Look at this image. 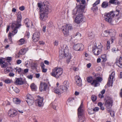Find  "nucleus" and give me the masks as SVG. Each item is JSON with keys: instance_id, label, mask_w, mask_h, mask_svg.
<instances>
[{"instance_id": "nucleus-1", "label": "nucleus", "mask_w": 122, "mask_h": 122, "mask_svg": "<svg viewBox=\"0 0 122 122\" xmlns=\"http://www.w3.org/2000/svg\"><path fill=\"white\" fill-rule=\"evenodd\" d=\"M85 6L83 5H80L78 7L76 10V13L74 12L75 10H73V14L75 15L77 13L78 14L77 16L75 18L74 22L76 23L79 24L83 21V17L82 14L84 12Z\"/></svg>"}, {"instance_id": "nucleus-2", "label": "nucleus", "mask_w": 122, "mask_h": 122, "mask_svg": "<svg viewBox=\"0 0 122 122\" xmlns=\"http://www.w3.org/2000/svg\"><path fill=\"white\" fill-rule=\"evenodd\" d=\"M119 13V11L117 10L114 12L112 11L109 13H106L105 14V20L110 24H113L112 18L116 15L117 16Z\"/></svg>"}, {"instance_id": "nucleus-3", "label": "nucleus", "mask_w": 122, "mask_h": 122, "mask_svg": "<svg viewBox=\"0 0 122 122\" xmlns=\"http://www.w3.org/2000/svg\"><path fill=\"white\" fill-rule=\"evenodd\" d=\"M17 22L16 24L14 23H12V28L14 29L13 32H15V33H16L17 32V29L21 26L20 22L21 20V12H19L17 14Z\"/></svg>"}, {"instance_id": "nucleus-4", "label": "nucleus", "mask_w": 122, "mask_h": 122, "mask_svg": "<svg viewBox=\"0 0 122 122\" xmlns=\"http://www.w3.org/2000/svg\"><path fill=\"white\" fill-rule=\"evenodd\" d=\"M38 6L40 9V12L42 11H47L48 10L50 12L51 11V6L49 2L47 1H45L43 3L42 5L40 3H38Z\"/></svg>"}, {"instance_id": "nucleus-5", "label": "nucleus", "mask_w": 122, "mask_h": 122, "mask_svg": "<svg viewBox=\"0 0 122 122\" xmlns=\"http://www.w3.org/2000/svg\"><path fill=\"white\" fill-rule=\"evenodd\" d=\"M83 103L82 102L78 109V122H84L85 120L83 115L84 110Z\"/></svg>"}, {"instance_id": "nucleus-6", "label": "nucleus", "mask_w": 122, "mask_h": 122, "mask_svg": "<svg viewBox=\"0 0 122 122\" xmlns=\"http://www.w3.org/2000/svg\"><path fill=\"white\" fill-rule=\"evenodd\" d=\"M63 73L62 69L60 67H56L52 70L51 75L56 79L59 78Z\"/></svg>"}, {"instance_id": "nucleus-7", "label": "nucleus", "mask_w": 122, "mask_h": 122, "mask_svg": "<svg viewBox=\"0 0 122 122\" xmlns=\"http://www.w3.org/2000/svg\"><path fill=\"white\" fill-rule=\"evenodd\" d=\"M112 101L111 98L107 100L105 103V106L107 108V110L109 112L111 111V107L112 105Z\"/></svg>"}, {"instance_id": "nucleus-8", "label": "nucleus", "mask_w": 122, "mask_h": 122, "mask_svg": "<svg viewBox=\"0 0 122 122\" xmlns=\"http://www.w3.org/2000/svg\"><path fill=\"white\" fill-rule=\"evenodd\" d=\"M95 47V48L93 49L92 51L94 55L97 56L101 53L102 51V46L100 45H98L97 46H96Z\"/></svg>"}, {"instance_id": "nucleus-9", "label": "nucleus", "mask_w": 122, "mask_h": 122, "mask_svg": "<svg viewBox=\"0 0 122 122\" xmlns=\"http://www.w3.org/2000/svg\"><path fill=\"white\" fill-rule=\"evenodd\" d=\"M72 29V27L71 24L66 25L62 30L65 36H67L69 35V30Z\"/></svg>"}, {"instance_id": "nucleus-10", "label": "nucleus", "mask_w": 122, "mask_h": 122, "mask_svg": "<svg viewBox=\"0 0 122 122\" xmlns=\"http://www.w3.org/2000/svg\"><path fill=\"white\" fill-rule=\"evenodd\" d=\"M68 53V50L66 49V47L64 49L63 51L62 50H60V51L59 58L60 59H62L66 56H67Z\"/></svg>"}, {"instance_id": "nucleus-11", "label": "nucleus", "mask_w": 122, "mask_h": 122, "mask_svg": "<svg viewBox=\"0 0 122 122\" xmlns=\"http://www.w3.org/2000/svg\"><path fill=\"white\" fill-rule=\"evenodd\" d=\"M48 88V85L45 82H41L39 87V90L41 92L46 91Z\"/></svg>"}, {"instance_id": "nucleus-12", "label": "nucleus", "mask_w": 122, "mask_h": 122, "mask_svg": "<svg viewBox=\"0 0 122 122\" xmlns=\"http://www.w3.org/2000/svg\"><path fill=\"white\" fill-rule=\"evenodd\" d=\"M43 11V12L40 14V18L41 20L44 21L46 20L48 18L47 16L48 12H50L48 10L47 11Z\"/></svg>"}, {"instance_id": "nucleus-13", "label": "nucleus", "mask_w": 122, "mask_h": 122, "mask_svg": "<svg viewBox=\"0 0 122 122\" xmlns=\"http://www.w3.org/2000/svg\"><path fill=\"white\" fill-rule=\"evenodd\" d=\"M102 80L101 77H96V79L93 80V82L91 83V84L92 85H94L95 87H96L98 85L99 83L101 82Z\"/></svg>"}, {"instance_id": "nucleus-14", "label": "nucleus", "mask_w": 122, "mask_h": 122, "mask_svg": "<svg viewBox=\"0 0 122 122\" xmlns=\"http://www.w3.org/2000/svg\"><path fill=\"white\" fill-rule=\"evenodd\" d=\"M84 47V46L81 43L77 44L74 45L73 49L75 51H81L82 50Z\"/></svg>"}, {"instance_id": "nucleus-15", "label": "nucleus", "mask_w": 122, "mask_h": 122, "mask_svg": "<svg viewBox=\"0 0 122 122\" xmlns=\"http://www.w3.org/2000/svg\"><path fill=\"white\" fill-rule=\"evenodd\" d=\"M32 39L33 41L34 42L38 41L39 40L40 34L38 31L35 32L33 35Z\"/></svg>"}, {"instance_id": "nucleus-16", "label": "nucleus", "mask_w": 122, "mask_h": 122, "mask_svg": "<svg viewBox=\"0 0 122 122\" xmlns=\"http://www.w3.org/2000/svg\"><path fill=\"white\" fill-rule=\"evenodd\" d=\"M43 97H41L40 96H38V98L36 101L37 105L39 107H41L43 105Z\"/></svg>"}, {"instance_id": "nucleus-17", "label": "nucleus", "mask_w": 122, "mask_h": 122, "mask_svg": "<svg viewBox=\"0 0 122 122\" xmlns=\"http://www.w3.org/2000/svg\"><path fill=\"white\" fill-rule=\"evenodd\" d=\"M17 114V111L14 109H10L8 112V116L11 117L15 116Z\"/></svg>"}, {"instance_id": "nucleus-18", "label": "nucleus", "mask_w": 122, "mask_h": 122, "mask_svg": "<svg viewBox=\"0 0 122 122\" xmlns=\"http://www.w3.org/2000/svg\"><path fill=\"white\" fill-rule=\"evenodd\" d=\"M115 73L114 72H112L111 75H109L108 79L107 84L109 86L112 83L113 79L115 77Z\"/></svg>"}, {"instance_id": "nucleus-19", "label": "nucleus", "mask_w": 122, "mask_h": 122, "mask_svg": "<svg viewBox=\"0 0 122 122\" xmlns=\"http://www.w3.org/2000/svg\"><path fill=\"white\" fill-rule=\"evenodd\" d=\"M75 80L76 84L79 86H81L82 85V82L81 79L80 77L76 76L75 77Z\"/></svg>"}, {"instance_id": "nucleus-20", "label": "nucleus", "mask_w": 122, "mask_h": 122, "mask_svg": "<svg viewBox=\"0 0 122 122\" xmlns=\"http://www.w3.org/2000/svg\"><path fill=\"white\" fill-rule=\"evenodd\" d=\"M15 84L16 85H21L24 84V82L21 78H16Z\"/></svg>"}, {"instance_id": "nucleus-21", "label": "nucleus", "mask_w": 122, "mask_h": 122, "mask_svg": "<svg viewBox=\"0 0 122 122\" xmlns=\"http://www.w3.org/2000/svg\"><path fill=\"white\" fill-rule=\"evenodd\" d=\"M60 89L61 90L60 92H56V93H63L66 91L68 89V88L67 87L63 85L61 86H60Z\"/></svg>"}, {"instance_id": "nucleus-22", "label": "nucleus", "mask_w": 122, "mask_h": 122, "mask_svg": "<svg viewBox=\"0 0 122 122\" xmlns=\"http://www.w3.org/2000/svg\"><path fill=\"white\" fill-rule=\"evenodd\" d=\"M25 23L26 26L27 27H29L30 26V24H31V25H32V24L31 22L28 19H25Z\"/></svg>"}, {"instance_id": "nucleus-23", "label": "nucleus", "mask_w": 122, "mask_h": 122, "mask_svg": "<svg viewBox=\"0 0 122 122\" xmlns=\"http://www.w3.org/2000/svg\"><path fill=\"white\" fill-rule=\"evenodd\" d=\"M116 64L118 66L121 68L122 66V59L121 57H120L118 61L116 62Z\"/></svg>"}, {"instance_id": "nucleus-24", "label": "nucleus", "mask_w": 122, "mask_h": 122, "mask_svg": "<svg viewBox=\"0 0 122 122\" xmlns=\"http://www.w3.org/2000/svg\"><path fill=\"white\" fill-rule=\"evenodd\" d=\"M109 3L110 4H114L115 5H118L120 4V2L118 0H110Z\"/></svg>"}, {"instance_id": "nucleus-25", "label": "nucleus", "mask_w": 122, "mask_h": 122, "mask_svg": "<svg viewBox=\"0 0 122 122\" xmlns=\"http://www.w3.org/2000/svg\"><path fill=\"white\" fill-rule=\"evenodd\" d=\"M109 5V3L107 1H104L102 3L101 5V7L103 8H106Z\"/></svg>"}, {"instance_id": "nucleus-26", "label": "nucleus", "mask_w": 122, "mask_h": 122, "mask_svg": "<svg viewBox=\"0 0 122 122\" xmlns=\"http://www.w3.org/2000/svg\"><path fill=\"white\" fill-rule=\"evenodd\" d=\"M109 30H106L101 34V35L103 37H106L109 35Z\"/></svg>"}, {"instance_id": "nucleus-27", "label": "nucleus", "mask_w": 122, "mask_h": 122, "mask_svg": "<svg viewBox=\"0 0 122 122\" xmlns=\"http://www.w3.org/2000/svg\"><path fill=\"white\" fill-rule=\"evenodd\" d=\"M25 43V41L24 38L20 39L18 41V43L19 45H21Z\"/></svg>"}, {"instance_id": "nucleus-28", "label": "nucleus", "mask_w": 122, "mask_h": 122, "mask_svg": "<svg viewBox=\"0 0 122 122\" xmlns=\"http://www.w3.org/2000/svg\"><path fill=\"white\" fill-rule=\"evenodd\" d=\"M28 104L29 105H32L34 102V100L33 99H27L26 101Z\"/></svg>"}, {"instance_id": "nucleus-29", "label": "nucleus", "mask_w": 122, "mask_h": 122, "mask_svg": "<svg viewBox=\"0 0 122 122\" xmlns=\"http://www.w3.org/2000/svg\"><path fill=\"white\" fill-rule=\"evenodd\" d=\"M109 35L111 36H112L115 35L116 31L114 30H109Z\"/></svg>"}, {"instance_id": "nucleus-30", "label": "nucleus", "mask_w": 122, "mask_h": 122, "mask_svg": "<svg viewBox=\"0 0 122 122\" xmlns=\"http://www.w3.org/2000/svg\"><path fill=\"white\" fill-rule=\"evenodd\" d=\"M37 64L36 63H33L31 65V68L32 69L34 70L36 69L37 68Z\"/></svg>"}, {"instance_id": "nucleus-31", "label": "nucleus", "mask_w": 122, "mask_h": 122, "mask_svg": "<svg viewBox=\"0 0 122 122\" xmlns=\"http://www.w3.org/2000/svg\"><path fill=\"white\" fill-rule=\"evenodd\" d=\"M26 49H22L19 51V55H23L25 53Z\"/></svg>"}, {"instance_id": "nucleus-32", "label": "nucleus", "mask_w": 122, "mask_h": 122, "mask_svg": "<svg viewBox=\"0 0 122 122\" xmlns=\"http://www.w3.org/2000/svg\"><path fill=\"white\" fill-rule=\"evenodd\" d=\"M30 87L32 91H35L36 89V87L35 84L33 83L31 84Z\"/></svg>"}, {"instance_id": "nucleus-33", "label": "nucleus", "mask_w": 122, "mask_h": 122, "mask_svg": "<svg viewBox=\"0 0 122 122\" xmlns=\"http://www.w3.org/2000/svg\"><path fill=\"white\" fill-rule=\"evenodd\" d=\"M13 101L16 104H19L20 102V100L16 98L14 99Z\"/></svg>"}, {"instance_id": "nucleus-34", "label": "nucleus", "mask_w": 122, "mask_h": 122, "mask_svg": "<svg viewBox=\"0 0 122 122\" xmlns=\"http://www.w3.org/2000/svg\"><path fill=\"white\" fill-rule=\"evenodd\" d=\"M101 58L102 59L103 61L105 62L107 60L106 55L105 54L102 55L101 56Z\"/></svg>"}, {"instance_id": "nucleus-35", "label": "nucleus", "mask_w": 122, "mask_h": 122, "mask_svg": "<svg viewBox=\"0 0 122 122\" xmlns=\"http://www.w3.org/2000/svg\"><path fill=\"white\" fill-rule=\"evenodd\" d=\"M119 36L121 38H120L119 40V44L121 46H122V34H120Z\"/></svg>"}, {"instance_id": "nucleus-36", "label": "nucleus", "mask_w": 122, "mask_h": 122, "mask_svg": "<svg viewBox=\"0 0 122 122\" xmlns=\"http://www.w3.org/2000/svg\"><path fill=\"white\" fill-rule=\"evenodd\" d=\"M92 78L91 76L88 77L86 78L87 81L89 83H91L92 80Z\"/></svg>"}, {"instance_id": "nucleus-37", "label": "nucleus", "mask_w": 122, "mask_h": 122, "mask_svg": "<svg viewBox=\"0 0 122 122\" xmlns=\"http://www.w3.org/2000/svg\"><path fill=\"white\" fill-rule=\"evenodd\" d=\"M67 56V58L66 60V62L68 63L70 62V59L71 58V54H68Z\"/></svg>"}, {"instance_id": "nucleus-38", "label": "nucleus", "mask_w": 122, "mask_h": 122, "mask_svg": "<svg viewBox=\"0 0 122 122\" xmlns=\"http://www.w3.org/2000/svg\"><path fill=\"white\" fill-rule=\"evenodd\" d=\"M51 106L55 110H56V108L57 106L56 104L55 103H51L50 104Z\"/></svg>"}, {"instance_id": "nucleus-39", "label": "nucleus", "mask_w": 122, "mask_h": 122, "mask_svg": "<svg viewBox=\"0 0 122 122\" xmlns=\"http://www.w3.org/2000/svg\"><path fill=\"white\" fill-rule=\"evenodd\" d=\"M63 84L64 86L67 87L68 88L69 86V83L67 81H64L63 82Z\"/></svg>"}, {"instance_id": "nucleus-40", "label": "nucleus", "mask_w": 122, "mask_h": 122, "mask_svg": "<svg viewBox=\"0 0 122 122\" xmlns=\"http://www.w3.org/2000/svg\"><path fill=\"white\" fill-rule=\"evenodd\" d=\"M16 72H17L18 73H20L21 71V69L20 68L16 67L15 69Z\"/></svg>"}, {"instance_id": "nucleus-41", "label": "nucleus", "mask_w": 122, "mask_h": 122, "mask_svg": "<svg viewBox=\"0 0 122 122\" xmlns=\"http://www.w3.org/2000/svg\"><path fill=\"white\" fill-rule=\"evenodd\" d=\"M91 99L93 102H94L97 99V97L94 95L92 96L91 97Z\"/></svg>"}, {"instance_id": "nucleus-42", "label": "nucleus", "mask_w": 122, "mask_h": 122, "mask_svg": "<svg viewBox=\"0 0 122 122\" xmlns=\"http://www.w3.org/2000/svg\"><path fill=\"white\" fill-rule=\"evenodd\" d=\"M81 36V34L79 33H76L74 36V37H76V38L80 37Z\"/></svg>"}, {"instance_id": "nucleus-43", "label": "nucleus", "mask_w": 122, "mask_h": 122, "mask_svg": "<svg viewBox=\"0 0 122 122\" xmlns=\"http://www.w3.org/2000/svg\"><path fill=\"white\" fill-rule=\"evenodd\" d=\"M110 43L109 41H107V49H109L110 48Z\"/></svg>"}, {"instance_id": "nucleus-44", "label": "nucleus", "mask_w": 122, "mask_h": 122, "mask_svg": "<svg viewBox=\"0 0 122 122\" xmlns=\"http://www.w3.org/2000/svg\"><path fill=\"white\" fill-rule=\"evenodd\" d=\"M61 91V90L60 89H59L58 88H56V89H55L54 90V92L56 94H61V93H56V92H60Z\"/></svg>"}, {"instance_id": "nucleus-45", "label": "nucleus", "mask_w": 122, "mask_h": 122, "mask_svg": "<svg viewBox=\"0 0 122 122\" xmlns=\"http://www.w3.org/2000/svg\"><path fill=\"white\" fill-rule=\"evenodd\" d=\"M92 10L94 12H95L98 10V7H92L91 8Z\"/></svg>"}, {"instance_id": "nucleus-46", "label": "nucleus", "mask_w": 122, "mask_h": 122, "mask_svg": "<svg viewBox=\"0 0 122 122\" xmlns=\"http://www.w3.org/2000/svg\"><path fill=\"white\" fill-rule=\"evenodd\" d=\"M12 29L13 30V31L12 32V33H11L10 32L9 33V34L8 36V37H11V36H12V35H14L16 33H15V32H13L14 31V29H13L12 28Z\"/></svg>"}, {"instance_id": "nucleus-47", "label": "nucleus", "mask_w": 122, "mask_h": 122, "mask_svg": "<svg viewBox=\"0 0 122 122\" xmlns=\"http://www.w3.org/2000/svg\"><path fill=\"white\" fill-rule=\"evenodd\" d=\"M118 49L117 48H113L112 49V51L113 53H116L117 51H118Z\"/></svg>"}, {"instance_id": "nucleus-48", "label": "nucleus", "mask_w": 122, "mask_h": 122, "mask_svg": "<svg viewBox=\"0 0 122 122\" xmlns=\"http://www.w3.org/2000/svg\"><path fill=\"white\" fill-rule=\"evenodd\" d=\"M14 91L16 93H18L19 92V89L16 87H15L13 89Z\"/></svg>"}, {"instance_id": "nucleus-49", "label": "nucleus", "mask_w": 122, "mask_h": 122, "mask_svg": "<svg viewBox=\"0 0 122 122\" xmlns=\"http://www.w3.org/2000/svg\"><path fill=\"white\" fill-rule=\"evenodd\" d=\"M8 64L7 63H3L2 65H1V66L2 67L5 68L7 66Z\"/></svg>"}, {"instance_id": "nucleus-50", "label": "nucleus", "mask_w": 122, "mask_h": 122, "mask_svg": "<svg viewBox=\"0 0 122 122\" xmlns=\"http://www.w3.org/2000/svg\"><path fill=\"white\" fill-rule=\"evenodd\" d=\"M11 81L10 80L6 79L5 80L4 82L8 84L10 83Z\"/></svg>"}, {"instance_id": "nucleus-51", "label": "nucleus", "mask_w": 122, "mask_h": 122, "mask_svg": "<svg viewBox=\"0 0 122 122\" xmlns=\"http://www.w3.org/2000/svg\"><path fill=\"white\" fill-rule=\"evenodd\" d=\"M58 41L57 40H56L53 42V44L54 46H57L58 45Z\"/></svg>"}, {"instance_id": "nucleus-52", "label": "nucleus", "mask_w": 122, "mask_h": 122, "mask_svg": "<svg viewBox=\"0 0 122 122\" xmlns=\"http://www.w3.org/2000/svg\"><path fill=\"white\" fill-rule=\"evenodd\" d=\"M12 58L11 57H7L6 58L7 61L8 62H10Z\"/></svg>"}, {"instance_id": "nucleus-53", "label": "nucleus", "mask_w": 122, "mask_h": 122, "mask_svg": "<svg viewBox=\"0 0 122 122\" xmlns=\"http://www.w3.org/2000/svg\"><path fill=\"white\" fill-rule=\"evenodd\" d=\"M27 99H33V97L31 96V95L28 94L27 95Z\"/></svg>"}, {"instance_id": "nucleus-54", "label": "nucleus", "mask_w": 122, "mask_h": 122, "mask_svg": "<svg viewBox=\"0 0 122 122\" xmlns=\"http://www.w3.org/2000/svg\"><path fill=\"white\" fill-rule=\"evenodd\" d=\"M73 100H74L73 98H69L68 99L67 101L68 102L70 103Z\"/></svg>"}, {"instance_id": "nucleus-55", "label": "nucleus", "mask_w": 122, "mask_h": 122, "mask_svg": "<svg viewBox=\"0 0 122 122\" xmlns=\"http://www.w3.org/2000/svg\"><path fill=\"white\" fill-rule=\"evenodd\" d=\"M115 38L114 37L112 36V37H111L110 39V40H111V43H112L113 42V41L115 40Z\"/></svg>"}, {"instance_id": "nucleus-56", "label": "nucleus", "mask_w": 122, "mask_h": 122, "mask_svg": "<svg viewBox=\"0 0 122 122\" xmlns=\"http://www.w3.org/2000/svg\"><path fill=\"white\" fill-rule=\"evenodd\" d=\"M5 63V62L1 58H0V64L1 65H2V64H3V63Z\"/></svg>"}, {"instance_id": "nucleus-57", "label": "nucleus", "mask_w": 122, "mask_h": 122, "mask_svg": "<svg viewBox=\"0 0 122 122\" xmlns=\"http://www.w3.org/2000/svg\"><path fill=\"white\" fill-rule=\"evenodd\" d=\"M93 110L92 111V110L91 109H89L88 110V113L90 114H93Z\"/></svg>"}, {"instance_id": "nucleus-58", "label": "nucleus", "mask_w": 122, "mask_h": 122, "mask_svg": "<svg viewBox=\"0 0 122 122\" xmlns=\"http://www.w3.org/2000/svg\"><path fill=\"white\" fill-rule=\"evenodd\" d=\"M19 9L21 11L25 9L24 7V6H22L19 8Z\"/></svg>"}, {"instance_id": "nucleus-59", "label": "nucleus", "mask_w": 122, "mask_h": 122, "mask_svg": "<svg viewBox=\"0 0 122 122\" xmlns=\"http://www.w3.org/2000/svg\"><path fill=\"white\" fill-rule=\"evenodd\" d=\"M99 109L98 107H96L94 108L93 110V111H97L99 110Z\"/></svg>"}, {"instance_id": "nucleus-60", "label": "nucleus", "mask_w": 122, "mask_h": 122, "mask_svg": "<svg viewBox=\"0 0 122 122\" xmlns=\"http://www.w3.org/2000/svg\"><path fill=\"white\" fill-rule=\"evenodd\" d=\"M45 43V42L42 41H40L39 42V44L41 45H43Z\"/></svg>"}, {"instance_id": "nucleus-61", "label": "nucleus", "mask_w": 122, "mask_h": 122, "mask_svg": "<svg viewBox=\"0 0 122 122\" xmlns=\"http://www.w3.org/2000/svg\"><path fill=\"white\" fill-rule=\"evenodd\" d=\"M27 78L28 79H31L32 78L33 76L32 75H28L27 76Z\"/></svg>"}, {"instance_id": "nucleus-62", "label": "nucleus", "mask_w": 122, "mask_h": 122, "mask_svg": "<svg viewBox=\"0 0 122 122\" xmlns=\"http://www.w3.org/2000/svg\"><path fill=\"white\" fill-rule=\"evenodd\" d=\"M42 69L45 68V65L43 63H41V64Z\"/></svg>"}, {"instance_id": "nucleus-63", "label": "nucleus", "mask_w": 122, "mask_h": 122, "mask_svg": "<svg viewBox=\"0 0 122 122\" xmlns=\"http://www.w3.org/2000/svg\"><path fill=\"white\" fill-rule=\"evenodd\" d=\"M17 64H20L21 62V61L20 60H17L16 61Z\"/></svg>"}, {"instance_id": "nucleus-64", "label": "nucleus", "mask_w": 122, "mask_h": 122, "mask_svg": "<svg viewBox=\"0 0 122 122\" xmlns=\"http://www.w3.org/2000/svg\"><path fill=\"white\" fill-rule=\"evenodd\" d=\"M85 3V0H81L80 4L81 3L82 4H84Z\"/></svg>"}]
</instances>
